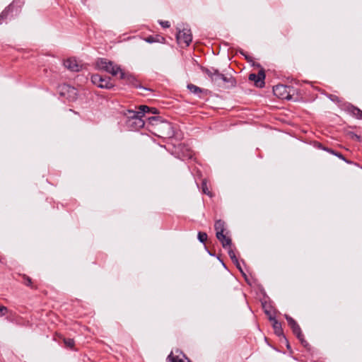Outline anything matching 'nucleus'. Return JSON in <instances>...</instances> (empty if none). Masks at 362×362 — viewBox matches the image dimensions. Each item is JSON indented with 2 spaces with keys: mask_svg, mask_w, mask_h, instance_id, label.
I'll return each mask as SVG.
<instances>
[{
  "mask_svg": "<svg viewBox=\"0 0 362 362\" xmlns=\"http://www.w3.org/2000/svg\"><path fill=\"white\" fill-rule=\"evenodd\" d=\"M202 70L217 86L230 88L236 85V81L233 77L225 76L221 74L218 69L204 68Z\"/></svg>",
  "mask_w": 362,
  "mask_h": 362,
  "instance_id": "f257e3e1",
  "label": "nucleus"
},
{
  "mask_svg": "<svg viewBox=\"0 0 362 362\" xmlns=\"http://www.w3.org/2000/svg\"><path fill=\"white\" fill-rule=\"evenodd\" d=\"M96 66L98 69L104 70L107 73L111 74L112 76H117L118 74H120V78H124V73L122 71L121 68L112 62L108 61L106 59H100L96 62Z\"/></svg>",
  "mask_w": 362,
  "mask_h": 362,
  "instance_id": "f03ea898",
  "label": "nucleus"
},
{
  "mask_svg": "<svg viewBox=\"0 0 362 362\" xmlns=\"http://www.w3.org/2000/svg\"><path fill=\"white\" fill-rule=\"evenodd\" d=\"M124 115L127 118V125L132 130H137L144 126L145 123L142 119V115L136 113V111L129 110Z\"/></svg>",
  "mask_w": 362,
  "mask_h": 362,
  "instance_id": "7ed1b4c3",
  "label": "nucleus"
},
{
  "mask_svg": "<svg viewBox=\"0 0 362 362\" xmlns=\"http://www.w3.org/2000/svg\"><path fill=\"white\" fill-rule=\"evenodd\" d=\"M91 81L93 84L101 88L110 89L113 87L110 77L103 76L100 74L92 75Z\"/></svg>",
  "mask_w": 362,
  "mask_h": 362,
  "instance_id": "20e7f679",
  "label": "nucleus"
},
{
  "mask_svg": "<svg viewBox=\"0 0 362 362\" xmlns=\"http://www.w3.org/2000/svg\"><path fill=\"white\" fill-rule=\"evenodd\" d=\"M285 317L287 320L288 325L293 330V334L298 337V339L300 341V342L304 345H307L306 341L303 339V334L301 332L300 327L297 324V322L289 315H285Z\"/></svg>",
  "mask_w": 362,
  "mask_h": 362,
  "instance_id": "39448f33",
  "label": "nucleus"
},
{
  "mask_svg": "<svg viewBox=\"0 0 362 362\" xmlns=\"http://www.w3.org/2000/svg\"><path fill=\"white\" fill-rule=\"evenodd\" d=\"M176 37L179 44H184L186 47L189 46L192 40L191 30L187 28L180 30L177 33Z\"/></svg>",
  "mask_w": 362,
  "mask_h": 362,
  "instance_id": "423d86ee",
  "label": "nucleus"
},
{
  "mask_svg": "<svg viewBox=\"0 0 362 362\" xmlns=\"http://www.w3.org/2000/svg\"><path fill=\"white\" fill-rule=\"evenodd\" d=\"M60 94L69 100H74L76 98L77 90L75 88L64 84L61 87Z\"/></svg>",
  "mask_w": 362,
  "mask_h": 362,
  "instance_id": "0eeeda50",
  "label": "nucleus"
},
{
  "mask_svg": "<svg viewBox=\"0 0 362 362\" xmlns=\"http://www.w3.org/2000/svg\"><path fill=\"white\" fill-rule=\"evenodd\" d=\"M265 73L263 69H261L257 74H250L249 75V80L255 81V86L262 88L264 86Z\"/></svg>",
  "mask_w": 362,
  "mask_h": 362,
  "instance_id": "6e6552de",
  "label": "nucleus"
},
{
  "mask_svg": "<svg viewBox=\"0 0 362 362\" xmlns=\"http://www.w3.org/2000/svg\"><path fill=\"white\" fill-rule=\"evenodd\" d=\"M64 66L71 71H78L82 65L75 58H69L64 62Z\"/></svg>",
  "mask_w": 362,
  "mask_h": 362,
  "instance_id": "1a4fd4ad",
  "label": "nucleus"
},
{
  "mask_svg": "<svg viewBox=\"0 0 362 362\" xmlns=\"http://www.w3.org/2000/svg\"><path fill=\"white\" fill-rule=\"evenodd\" d=\"M273 92L275 95L280 98H287V86L284 85H276L273 88Z\"/></svg>",
  "mask_w": 362,
  "mask_h": 362,
  "instance_id": "9d476101",
  "label": "nucleus"
},
{
  "mask_svg": "<svg viewBox=\"0 0 362 362\" xmlns=\"http://www.w3.org/2000/svg\"><path fill=\"white\" fill-rule=\"evenodd\" d=\"M171 362H190L189 360L185 357L182 354L175 355L173 352L168 357Z\"/></svg>",
  "mask_w": 362,
  "mask_h": 362,
  "instance_id": "9b49d317",
  "label": "nucleus"
},
{
  "mask_svg": "<svg viewBox=\"0 0 362 362\" xmlns=\"http://www.w3.org/2000/svg\"><path fill=\"white\" fill-rule=\"evenodd\" d=\"M214 228L216 231V238L222 237V233H223L225 230V223L221 220L216 221L214 224Z\"/></svg>",
  "mask_w": 362,
  "mask_h": 362,
  "instance_id": "f8f14e48",
  "label": "nucleus"
},
{
  "mask_svg": "<svg viewBox=\"0 0 362 362\" xmlns=\"http://www.w3.org/2000/svg\"><path fill=\"white\" fill-rule=\"evenodd\" d=\"M270 320L273 321V328L274 330V332L276 335L281 336L283 334V330L281 328V325L280 322H279L276 320L274 318L270 317Z\"/></svg>",
  "mask_w": 362,
  "mask_h": 362,
  "instance_id": "ddd939ff",
  "label": "nucleus"
},
{
  "mask_svg": "<svg viewBox=\"0 0 362 362\" xmlns=\"http://www.w3.org/2000/svg\"><path fill=\"white\" fill-rule=\"evenodd\" d=\"M217 239L221 242L223 247H226L231 245L230 238L226 237L223 233H222V237L220 236L219 238H217Z\"/></svg>",
  "mask_w": 362,
  "mask_h": 362,
  "instance_id": "4468645a",
  "label": "nucleus"
},
{
  "mask_svg": "<svg viewBox=\"0 0 362 362\" xmlns=\"http://www.w3.org/2000/svg\"><path fill=\"white\" fill-rule=\"evenodd\" d=\"M12 4L9 5L2 13L0 14V24H1L4 20L6 18L8 13L12 8Z\"/></svg>",
  "mask_w": 362,
  "mask_h": 362,
  "instance_id": "2eb2a0df",
  "label": "nucleus"
},
{
  "mask_svg": "<svg viewBox=\"0 0 362 362\" xmlns=\"http://www.w3.org/2000/svg\"><path fill=\"white\" fill-rule=\"evenodd\" d=\"M351 113L358 119H362V110L356 107H351Z\"/></svg>",
  "mask_w": 362,
  "mask_h": 362,
  "instance_id": "dca6fc26",
  "label": "nucleus"
},
{
  "mask_svg": "<svg viewBox=\"0 0 362 362\" xmlns=\"http://www.w3.org/2000/svg\"><path fill=\"white\" fill-rule=\"evenodd\" d=\"M151 109L146 105H141L139 107V111H136V113H139V115H142V117H144L145 112H150Z\"/></svg>",
  "mask_w": 362,
  "mask_h": 362,
  "instance_id": "f3484780",
  "label": "nucleus"
},
{
  "mask_svg": "<svg viewBox=\"0 0 362 362\" xmlns=\"http://www.w3.org/2000/svg\"><path fill=\"white\" fill-rule=\"evenodd\" d=\"M187 88L189 89V90L192 93H201L202 91L200 88H199L197 86L193 85V84H189L187 86Z\"/></svg>",
  "mask_w": 362,
  "mask_h": 362,
  "instance_id": "a211bd4d",
  "label": "nucleus"
},
{
  "mask_svg": "<svg viewBox=\"0 0 362 362\" xmlns=\"http://www.w3.org/2000/svg\"><path fill=\"white\" fill-rule=\"evenodd\" d=\"M198 239L201 243H204L207 240V234L204 232H199Z\"/></svg>",
  "mask_w": 362,
  "mask_h": 362,
  "instance_id": "6ab92c4d",
  "label": "nucleus"
},
{
  "mask_svg": "<svg viewBox=\"0 0 362 362\" xmlns=\"http://www.w3.org/2000/svg\"><path fill=\"white\" fill-rule=\"evenodd\" d=\"M202 191L204 194L209 195V196H211L210 192L209 191V189L207 187V184H206V181L204 180L202 182Z\"/></svg>",
  "mask_w": 362,
  "mask_h": 362,
  "instance_id": "aec40b11",
  "label": "nucleus"
},
{
  "mask_svg": "<svg viewBox=\"0 0 362 362\" xmlns=\"http://www.w3.org/2000/svg\"><path fill=\"white\" fill-rule=\"evenodd\" d=\"M64 342L67 347L72 348L74 346V341L72 339H64Z\"/></svg>",
  "mask_w": 362,
  "mask_h": 362,
  "instance_id": "412c9836",
  "label": "nucleus"
},
{
  "mask_svg": "<svg viewBox=\"0 0 362 362\" xmlns=\"http://www.w3.org/2000/svg\"><path fill=\"white\" fill-rule=\"evenodd\" d=\"M144 40L148 43L157 42H159L158 37H155L153 36L147 37L144 39Z\"/></svg>",
  "mask_w": 362,
  "mask_h": 362,
  "instance_id": "4be33fe9",
  "label": "nucleus"
},
{
  "mask_svg": "<svg viewBox=\"0 0 362 362\" xmlns=\"http://www.w3.org/2000/svg\"><path fill=\"white\" fill-rule=\"evenodd\" d=\"M228 255L229 257H230V259L234 262H235L236 264H238V259L236 258L235 257V252H233V250L230 249L228 250Z\"/></svg>",
  "mask_w": 362,
  "mask_h": 362,
  "instance_id": "5701e85b",
  "label": "nucleus"
},
{
  "mask_svg": "<svg viewBox=\"0 0 362 362\" xmlns=\"http://www.w3.org/2000/svg\"><path fill=\"white\" fill-rule=\"evenodd\" d=\"M8 313V308L5 306L0 305V317L4 316Z\"/></svg>",
  "mask_w": 362,
  "mask_h": 362,
  "instance_id": "b1692460",
  "label": "nucleus"
},
{
  "mask_svg": "<svg viewBox=\"0 0 362 362\" xmlns=\"http://www.w3.org/2000/svg\"><path fill=\"white\" fill-rule=\"evenodd\" d=\"M23 279H24V283L25 285L27 286H31V284H32V281H31V279L25 275L23 276Z\"/></svg>",
  "mask_w": 362,
  "mask_h": 362,
  "instance_id": "393cba45",
  "label": "nucleus"
},
{
  "mask_svg": "<svg viewBox=\"0 0 362 362\" xmlns=\"http://www.w3.org/2000/svg\"><path fill=\"white\" fill-rule=\"evenodd\" d=\"M328 152L332 153V154H334L335 156H337V157L344 160V156L341 154V153H334L333 150L332 149H326Z\"/></svg>",
  "mask_w": 362,
  "mask_h": 362,
  "instance_id": "a878e982",
  "label": "nucleus"
},
{
  "mask_svg": "<svg viewBox=\"0 0 362 362\" xmlns=\"http://www.w3.org/2000/svg\"><path fill=\"white\" fill-rule=\"evenodd\" d=\"M159 23L163 28H169L170 25L168 21H160Z\"/></svg>",
  "mask_w": 362,
  "mask_h": 362,
  "instance_id": "bb28decb",
  "label": "nucleus"
},
{
  "mask_svg": "<svg viewBox=\"0 0 362 362\" xmlns=\"http://www.w3.org/2000/svg\"><path fill=\"white\" fill-rule=\"evenodd\" d=\"M151 121L152 120H156V117H149L148 118Z\"/></svg>",
  "mask_w": 362,
  "mask_h": 362,
  "instance_id": "cd10ccee",
  "label": "nucleus"
},
{
  "mask_svg": "<svg viewBox=\"0 0 362 362\" xmlns=\"http://www.w3.org/2000/svg\"><path fill=\"white\" fill-rule=\"evenodd\" d=\"M151 112L153 114L156 113V110L155 108H152Z\"/></svg>",
  "mask_w": 362,
  "mask_h": 362,
  "instance_id": "c85d7f7f",
  "label": "nucleus"
},
{
  "mask_svg": "<svg viewBox=\"0 0 362 362\" xmlns=\"http://www.w3.org/2000/svg\"><path fill=\"white\" fill-rule=\"evenodd\" d=\"M165 125L167 126L168 127H170V124L168 123L165 124Z\"/></svg>",
  "mask_w": 362,
  "mask_h": 362,
  "instance_id": "c756f323",
  "label": "nucleus"
}]
</instances>
